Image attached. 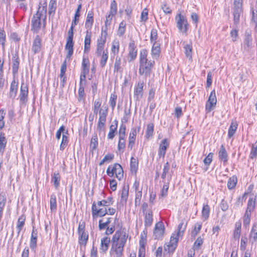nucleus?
<instances>
[{
	"instance_id": "f257e3e1",
	"label": "nucleus",
	"mask_w": 257,
	"mask_h": 257,
	"mask_svg": "<svg viewBox=\"0 0 257 257\" xmlns=\"http://www.w3.org/2000/svg\"><path fill=\"white\" fill-rule=\"evenodd\" d=\"M186 224L183 222L180 223L178 226V231L177 233L173 234L171 236L170 241L164 245V254H172L173 253L177 246L178 238L179 236L183 235V232L186 229Z\"/></svg>"
},
{
	"instance_id": "f03ea898",
	"label": "nucleus",
	"mask_w": 257,
	"mask_h": 257,
	"mask_svg": "<svg viewBox=\"0 0 257 257\" xmlns=\"http://www.w3.org/2000/svg\"><path fill=\"white\" fill-rule=\"evenodd\" d=\"M148 51L142 49L140 51L139 73L145 77L149 76L155 62L147 59Z\"/></svg>"
},
{
	"instance_id": "7ed1b4c3",
	"label": "nucleus",
	"mask_w": 257,
	"mask_h": 257,
	"mask_svg": "<svg viewBox=\"0 0 257 257\" xmlns=\"http://www.w3.org/2000/svg\"><path fill=\"white\" fill-rule=\"evenodd\" d=\"M111 198H108V200H103L98 201L97 203H93L92 206V214L93 218L98 216H103L107 213L106 207L111 204Z\"/></svg>"
},
{
	"instance_id": "20e7f679",
	"label": "nucleus",
	"mask_w": 257,
	"mask_h": 257,
	"mask_svg": "<svg viewBox=\"0 0 257 257\" xmlns=\"http://www.w3.org/2000/svg\"><path fill=\"white\" fill-rule=\"evenodd\" d=\"M126 239L127 236L123 230L120 229L116 231L114 236H113V243L116 242V248L115 251L116 257H120L121 255Z\"/></svg>"
},
{
	"instance_id": "39448f33",
	"label": "nucleus",
	"mask_w": 257,
	"mask_h": 257,
	"mask_svg": "<svg viewBox=\"0 0 257 257\" xmlns=\"http://www.w3.org/2000/svg\"><path fill=\"white\" fill-rule=\"evenodd\" d=\"M47 7L46 6H39L38 11L35 14L32 20V30L37 32L40 28L41 19L45 21L46 19Z\"/></svg>"
},
{
	"instance_id": "423d86ee",
	"label": "nucleus",
	"mask_w": 257,
	"mask_h": 257,
	"mask_svg": "<svg viewBox=\"0 0 257 257\" xmlns=\"http://www.w3.org/2000/svg\"><path fill=\"white\" fill-rule=\"evenodd\" d=\"M255 198L256 196H252L249 197L248 201L243 218V223L245 226H248L250 223L251 213L254 211L255 207Z\"/></svg>"
},
{
	"instance_id": "0eeeda50",
	"label": "nucleus",
	"mask_w": 257,
	"mask_h": 257,
	"mask_svg": "<svg viewBox=\"0 0 257 257\" xmlns=\"http://www.w3.org/2000/svg\"><path fill=\"white\" fill-rule=\"evenodd\" d=\"M242 0H234L233 14L234 24L235 25L239 23L240 16L242 13Z\"/></svg>"
},
{
	"instance_id": "6e6552de",
	"label": "nucleus",
	"mask_w": 257,
	"mask_h": 257,
	"mask_svg": "<svg viewBox=\"0 0 257 257\" xmlns=\"http://www.w3.org/2000/svg\"><path fill=\"white\" fill-rule=\"evenodd\" d=\"M176 20L177 21V27L179 31L186 33L188 29V24L186 18L179 14L177 15Z\"/></svg>"
},
{
	"instance_id": "1a4fd4ad",
	"label": "nucleus",
	"mask_w": 257,
	"mask_h": 257,
	"mask_svg": "<svg viewBox=\"0 0 257 257\" xmlns=\"http://www.w3.org/2000/svg\"><path fill=\"white\" fill-rule=\"evenodd\" d=\"M129 186L128 185H124L120 192V199L118 207L120 208L125 205L128 196Z\"/></svg>"
},
{
	"instance_id": "9d476101",
	"label": "nucleus",
	"mask_w": 257,
	"mask_h": 257,
	"mask_svg": "<svg viewBox=\"0 0 257 257\" xmlns=\"http://www.w3.org/2000/svg\"><path fill=\"white\" fill-rule=\"evenodd\" d=\"M162 182H170L172 179V172H170V164L168 162L165 164L163 171L161 174Z\"/></svg>"
},
{
	"instance_id": "9b49d317",
	"label": "nucleus",
	"mask_w": 257,
	"mask_h": 257,
	"mask_svg": "<svg viewBox=\"0 0 257 257\" xmlns=\"http://www.w3.org/2000/svg\"><path fill=\"white\" fill-rule=\"evenodd\" d=\"M217 99L214 90L211 92L208 100L206 104V110L208 112H210L212 107L216 105Z\"/></svg>"
},
{
	"instance_id": "f8f14e48",
	"label": "nucleus",
	"mask_w": 257,
	"mask_h": 257,
	"mask_svg": "<svg viewBox=\"0 0 257 257\" xmlns=\"http://www.w3.org/2000/svg\"><path fill=\"white\" fill-rule=\"evenodd\" d=\"M164 232V226L162 222H157L155 227L154 234L156 239L161 238Z\"/></svg>"
},
{
	"instance_id": "ddd939ff",
	"label": "nucleus",
	"mask_w": 257,
	"mask_h": 257,
	"mask_svg": "<svg viewBox=\"0 0 257 257\" xmlns=\"http://www.w3.org/2000/svg\"><path fill=\"white\" fill-rule=\"evenodd\" d=\"M169 146V143L167 139L163 140L159 145L158 155L161 158H164L167 149Z\"/></svg>"
},
{
	"instance_id": "4468645a",
	"label": "nucleus",
	"mask_w": 257,
	"mask_h": 257,
	"mask_svg": "<svg viewBox=\"0 0 257 257\" xmlns=\"http://www.w3.org/2000/svg\"><path fill=\"white\" fill-rule=\"evenodd\" d=\"M140 130V127H138V128L132 129L128 138V148L132 149L135 144L137 134L139 132Z\"/></svg>"
},
{
	"instance_id": "2eb2a0df",
	"label": "nucleus",
	"mask_w": 257,
	"mask_h": 257,
	"mask_svg": "<svg viewBox=\"0 0 257 257\" xmlns=\"http://www.w3.org/2000/svg\"><path fill=\"white\" fill-rule=\"evenodd\" d=\"M128 51V57L130 58V61L134 60L136 58L137 55V49H136L134 41H131L129 43Z\"/></svg>"
},
{
	"instance_id": "dca6fc26",
	"label": "nucleus",
	"mask_w": 257,
	"mask_h": 257,
	"mask_svg": "<svg viewBox=\"0 0 257 257\" xmlns=\"http://www.w3.org/2000/svg\"><path fill=\"white\" fill-rule=\"evenodd\" d=\"M28 94V87L26 84L22 82L21 84V92L19 96L21 102H25L27 101Z\"/></svg>"
},
{
	"instance_id": "f3484780",
	"label": "nucleus",
	"mask_w": 257,
	"mask_h": 257,
	"mask_svg": "<svg viewBox=\"0 0 257 257\" xmlns=\"http://www.w3.org/2000/svg\"><path fill=\"white\" fill-rule=\"evenodd\" d=\"M41 40L40 38V37L37 35L33 42L32 47V50L34 52V54H36L37 53H39L41 49Z\"/></svg>"
},
{
	"instance_id": "a211bd4d",
	"label": "nucleus",
	"mask_w": 257,
	"mask_h": 257,
	"mask_svg": "<svg viewBox=\"0 0 257 257\" xmlns=\"http://www.w3.org/2000/svg\"><path fill=\"white\" fill-rule=\"evenodd\" d=\"M115 175L116 178L120 180L123 177V171L122 167L118 164H113V175Z\"/></svg>"
},
{
	"instance_id": "6ab92c4d",
	"label": "nucleus",
	"mask_w": 257,
	"mask_h": 257,
	"mask_svg": "<svg viewBox=\"0 0 257 257\" xmlns=\"http://www.w3.org/2000/svg\"><path fill=\"white\" fill-rule=\"evenodd\" d=\"M249 241L252 244L255 243L257 240V222L253 224L252 228L249 233Z\"/></svg>"
},
{
	"instance_id": "aec40b11",
	"label": "nucleus",
	"mask_w": 257,
	"mask_h": 257,
	"mask_svg": "<svg viewBox=\"0 0 257 257\" xmlns=\"http://www.w3.org/2000/svg\"><path fill=\"white\" fill-rule=\"evenodd\" d=\"M104 107L106 109V115L107 113V107L103 105H101V102L99 100H95L94 102V106L93 108V113L96 115L98 113L100 115V110Z\"/></svg>"
},
{
	"instance_id": "412c9836",
	"label": "nucleus",
	"mask_w": 257,
	"mask_h": 257,
	"mask_svg": "<svg viewBox=\"0 0 257 257\" xmlns=\"http://www.w3.org/2000/svg\"><path fill=\"white\" fill-rule=\"evenodd\" d=\"M161 53V48L160 43H155L153 44L151 50V55L154 59H157L160 56Z\"/></svg>"
},
{
	"instance_id": "4be33fe9",
	"label": "nucleus",
	"mask_w": 257,
	"mask_h": 257,
	"mask_svg": "<svg viewBox=\"0 0 257 257\" xmlns=\"http://www.w3.org/2000/svg\"><path fill=\"white\" fill-rule=\"evenodd\" d=\"M73 39H67V43L65 49L67 51L66 59H69L73 52Z\"/></svg>"
},
{
	"instance_id": "5701e85b",
	"label": "nucleus",
	"mask_w": 257,
	"mask_h": 257,
	"mask_svg": "<svg viewBox=\"0 0 257 257\" xmlns=\"http://www.w3.org/2000/svg\"><path fill=\"white\" fill-rule=\"evenodd\" d=\"M218 157L219 160L223 161L224 163H226L228 160V155L223 145H221L220 147L218 152Z\"/></svg>"
},
{
	"instance_id": "b1692460",
	"label": "nucleus",
	"mask_w": 257,
	"mask_h": 257,
	"mask_svg": "<svg viewBox=\"0 0 257 257\" xmlns=\"http://www.w3.org/2000/svg\"><path fill=\"white\" fill-rule=\"evenodd\" d=\"M106 109L103 107L100 110V116L99 118V122L98 124V128L101 129L104 125V122L106 120Z\"/></svg>"
},
{
	"instance_id": "393cba45",
	"label": "nucleus",
	"mask_w": 257,
	"mask_h": 257,
	"mask_svg": "<svg viewBox=\"0 0 257 257\" xmlns=\"http://www.w3.org/2000/svg\"><path fill=\"white\" fill-rule=\"evenodd\" d=\"M145 225L146 227H150L153 223V212L151 210H149L145 214Z\"/></svg>"
},
{
	"instance_id": "a878e982",
	"label": "nucleus",
	"mask_w": 257,
	"mask_h": 257,
	"mask_svg": "<svg viewBox=\"0 0 257 257\" xmlns=\"http://www.w3.org/2000/svg\"><path fill=\"white\" fill-rule=\"evenodd\" d=\"M144 83L143 82H139L137 87L135 90V95L137 99H140L143 96Z\"/></svg>"
},
{
	"instance_id": "bb28decb",
	"label": "nucleus",
	"mask_w": 257,
	"mask_h": 257,
	"mask_svg": "<svg viewBox=\"0 0 257 257\" xmlns=\"http://www.w3.org/2000/svg\"><path fill=\"white\" fill-rule=\"evenodd\" d=\"M90 43H91V32H89L88 31H87L86 33V36H85V41H84V53H87L89 51V50L90 49Z\"/></svg>"
},
{
	"instance_id": "cd10ccee",
	"label": "nucleus",
	"mask_w": 257,
	"mask_h": 257,
	"mask_svg": "<svg viewBox=\"0 0 257 257\" xmlns=\"http://www.w3.org/2000/svg\"><path fill=\"white\" fill-rule=\"evenodd\" d=\"M18 89V83L16 82L15 80H14L11 85V88L10 91V97L13 99H14L16 95Z\"/></svg>"
},
{
	"instance_id": "c85d7f7f",
	"label": "nucleus",
	"mask_w": 257,
	"mask_h": 257,
	"mask_svg": "<svg viewBox=\"0 0 257 257\" xmlns=\"http://www.w3.org/2000/svg\"><path fill=\"white\" fill-rule=\"evenodd\" d=\"M237 125L238 124L236 121H232L228 132V136L229 138L232 137L235 134L237 128Z\"/></svg>"
},
{
	"instance_id": "c756f323",
	"label": "nucleus",
	"mask_w": 257,
	"mask_h": 257,
	"mask_svg": "<svg viewBox=\"0 0 257 257\" xmlns=\"http://www.w3.org/2000/svg\"><path fill=\"white\" fill-rule=\"evenodd\" d=\"M7 144V140L5 135L2 132H0V153L3 154Z\"/></svg>"
},
{
	"instance_id": "7c9ffc66",
	"label": "nucleus",
	"mask_w": 257,
	"mask_h": 257,
	"mask_svg": "<svg viewBox=\"0 0 257 257\" xmlns=\"http://www.w3.org/2000/svg\"><path fill=\"white\" fill-rule=\"evenodd\" d=\"M25 220L26 217L23 215L20 216L18 219L17 225V228L18 229V235H19V234H20V231L22 229L25 224Z\"/></svg>"
},
{
	"instance_id": "2f4dec72",
	"label": "nucleus",
	"mask_w": 257,
	"mask_h": 257,
	"mask_svg": "<svg viewBox=\"0 0 257 257\" xmlns=\"http://www.w3.org/2000/svg\"><path fill=\"white\" fill-rule=\"evenodd\" d=\"M78 234L80 244L86 245L88 238V234L85 232L78 233Z\"/></svg>"
},
{
	"instance_id": "473e14b6",
	"label": "nucleus",
	"mask_w": 257,
	"mask_h": 257,
	"mask_svg": "<svg viewBox=\"0 0 257 257\" xmlns=\"http://www.w3.org/2000/svg\"><path fill=\"white\" fill-rule=\"evenodd\" d=\"M93 23V14L92 11L88 12L85 22L86 27L91 28Z\"/></svg>"
},
{
	"instance_id": "72a5a7b5",
	"label": "nucleus",
	"mask_w": 257,
	"mask_h": 257,
	"mask_svg": "<svg viewBox=\"0 0 257 257\" xmlns=\"http://www.w3.org/2000/svg\"><path fill=\"white\" fill-rule=\"evenodd\" d=\"M210 207L208 205H203L202 210V218L203 220H207L209 215Z\"/></svg>"
},
{
	"instance_id": "f704fd0d",
	"label": "nucleus",
	"mask_w": 257,
	"mask_h": 257,
	"mask_svg": "<svg viewBox=\"0 0 257 257\" xmlns=\"http://www.w3.org/2000/svg\"><path fill=\"white\" fill-rule=\"evenodd\" d=\"M110 242V237H104L102 240L101 242V249H102L104 251H105L107 250L109 244Z\"/></svg>"
},
{
	"instance_id": "c9c22d12",
	"label": "nucleus",
	"mask_w": 257,
	"mask_h": 257,
	"mask_svg": "<svg viewBox=\"0 0 257 257\" xmlns=\"http://www.w3.org/2000/svg\"><path fill=\"white\" fill-rule=\"evenodd\" d=\"M186 56L189 59H192V47L191 44H186L184 47Z\"/></svg>"
},
{
	"instance_id": "e433bc0d",
	"label": "nucleus",
	"mask_w": 257,
	"mask_h": 257,
	"mask_svg": "<svg viewBox=\"0 0 257 257\" xmlns=\"http://www.w3.org/2000/svg\"><path fill=\"white\" fill-rule=\"evenodd\" d=\"M154 132V124L150 123L148 124L146 131V138L148 139L152 137Z\"/></svg>"
},
{
	"instance_id": "4c0bfd02",
	"label": "nucleus",
	"mask_w": 257,
	"mask_h": 257,
	"mask_svg": "<svg viewBox=\"0 0 257 257\" xmlns=\"http://www.w3.org/2000/svg\"><path fill=\"white\" fill-rule=\"evenodd\" d=\"M60 180V175L59 173H54L52 178V182L54 183V185L56 188H57L59 186V182Z\"/></svg>"
},
{
	"instance_id": "58836bf2",
	"label": "nucleus",
	"mask_w": 257,
	"mask_h": 257,
	"mask_svg": "<svg viewBox=\"0 0 257 257\" xmlns=\"http://www.w3.org/2000/svg\"><path fill=\"white\" fill-rule=\"evenodd\" d=\"M12 62H13V73L15 75L17 73L18 69H19V62L18 61V58L14 57L12 59Z\"/></svg>"
},
{
	"instance_id": "ea45409f",
	"label": "nucleus",
	"mask_w": 257,
	"mask_h": 257,
	"mask_svg": "<svg viewBox=\"0 0 257 257\" xmlns=\"http://www.w3.org/2000/svg\"><path fill=\"white\" fill-rule=\"evenodd\" d=\"M104 43L105 40L104 39H102V38H100V39L98 40L97 48L96 51V53L98 55H100L102 51H103Z\"/></svg>"
},
{
	"instance_id": "a19ab883",
	"label": "nucleus",
	"mask_w": 257,
	"mask_h": 257,
	"mask_svg": "<svg viewBox=\"0 0 257 257\" xmlns=\"http://www.w3.org/2000/svg\"><path fill=\"white\" fill-rule=\"evenodd\" d=\"M164 184L161 192V196L165 197L168 194L170 182H162Z\"/></svg>"
},
{
	"instance_id": "79ce46f5",
	"label": "nucleus",
	"mask_w": 257,
	"mask_h": 257,
	"mask_svg": "<svg viewBox=\"0 0 257 257\" xmlns=\"http://www.w3.org/2000/svg\"><path fill=\"white\" fill-rule=\"evenodd\" d=\"M98 142L96 134H94L91 139L90 148L92 151L95 150L97 147Z\"/></svg>"
},
{
	"instance_id": "37998d69",
	"label": "nucleus",
	"mask_w": 257,
	"mask_h": 257,
	"mask_svg": "<svg viewBox=\"0 0 257 257\" xmlns=\"http://www.w3.org/2000/svg\"><path fill=\"white\" fill-rule=\"evenodd\" d=\"M50 209L52 211H54L56 210L57 203H56V197L54 194H52L50 198Z\"/></svg>"
},
{
	"instance_id": "c03bdc74",
	"label": "nucleus",
	"mask_w": 257,
	"mask_h": 257,
	"mask_svg": "<svg viewBox=\"0 0 257 257\" xmlns=\"http://www.w3.org/2000/svg\"><path fill=\"white\" fill-rule=\"evenodd\" d=\"M158 39L157 30L155 29H153L151 33L150 41L152 43H159L157 41Z\"/></svg>"
},
{
	"instance_id": "a18cd8bd",
	"label": "nucleus",
	"mask_w": 257,
	"mask_h": 257,
	"mask_svg": "<svg viewBox=\"0 0 257 257\" xmlns=\"http://www.w3.org/2000/svg\"><path fill=\"white\" fill-rule=\"evenodd\" d=\"M126 24L124 21L121 22L119 25L118 29L117 31V35L121 36L125 32Z\"/></svg>"
},
{
	"instance_id": "49530a36",
	"label": "nucleus",
	"mask_w": 257,
	"mask_h": 257,
	"mask_svg": "<svg viewBox=\"0 0 257 257\" xmlns=\"http://www.w3.org/2000/svg\"><path fill=\"white\" fill-rule=\"evenodd\" d=\"M201 227L202 224L201 223L197 222L195 224L194 228L191 232V236L193 237H195L200 232Z\"/></svg>"
},
{
	"instance_id": "de8ad7c7",
	"label": "nucleus",
	"mask_w": 257,
	"mask_h": 257,
	"mask_svg": "<svg viewBox=\"0 0 257 257\" xmlns=\"http://www.w3.org/2000/svg\"><path fill=\"white\" fill-rule=\"evenodd\" d=\"M114 71L119 72H121L122 71V67L121 66V59L120 57H117L116 58L114 64Z\"/></svg>"
},
{
	"instance_id": "09e8293b",
	"label": "nucleus",
	"mask_w": 257,
	"mask_h": 257,
	"mask_svg": "<svg viewBox=\"0 0 257 257\" xmlns=\"http://www.w3.org/2000/svg\"><path fill=\"white\" fill-rule=\"evenodd\" d=\"M89 62L88 59L83 58L82 62V71L84 73H88L89 72Z\"/></svg>"
},
{
	"instance_id": "8fccbe9b",
	"label": "nucleus",
	"mask_w": 257,
	"mask_h": 257,
	"mask_svg": "<svg viewBox=\"0 0 257 257\" xmlns=\"http://www.w3.org/2000/svg\"><path fill=\"white\" fill-rule=\"evenodd\" d=\"M112 10V3H111L110 5V14L107 16H106V21L105 22V27H104V28H105L106 29H108V27H110V25H111V20H112V17L111 16V13L112 12V11H111Z\"/></svg>"
},
{
	"instance_id": "3c124183",
	"label": "nucleus",
	"mask_w": 257,
	"mask_h": 257,
	"mask_svg": "<svg viewBox=\"0 0 257 257\" xmlns=\"http://www.w3.org/2000/svg\"><path fill=\"white\" fill-rule=\"evenodd\" d=\"M237 182L236 178L234 177H232L231 178H230L228 181L227 182V187L229 189H232L236 185Z\"/></svg>"
},
{
	"instance_id": "603ef678",
	"label": "nucleus",
	"mask_w": 257,
	"mask_h": 257,
	"mask_svg": "<svg viewBox=\"0 0 257 257\" xmlns=\"http://www.w3.org/2000/svg\"><path fill=\"white\" fill-rule=\"evenodd\" d=\"M257 156V141L252 144L250 154V158L253 159Z\"/></svg>"
},
{
	"instance_id": "864d4df0",
	"label": "nucleus",
	"mask_w": 257,
	"mask_h": 257,
	"mask_svg": "<svg viewBox=\"0 0 257 257\" xmlns=\"http://www.w3.org/2000/svg\"><path fill=\"white\" fill-rule=\"evenodd\" d=\"M138 166V163L136 159L132 157L131 160V169L132 172H136Z\"/></svg>"
},
{
	"instance_id": "5fc2aeb1",
	"label": "nucleus",
	"mask_w": 257,
	"mask_h": 257,
	"mask_svg": "<svg viewBox=\"0 0 257 257\" xmlns=\"http://www.w3.org/2000/svg\"><path fill=\"white\" fill-rule=\"evenodd\" d=\"M6 41V34L4 29H0V44L2 45L3 48L5 47Z\"/></svg>"
},
{
	"instance_id": "6e6d98bb",
	"label": "nucleus",
	"mask_w": 257,
	"mask_h": 257,
	"mask_svg": "<svg viewBox=\"0 0 257 257\" xmlns=\"http://www.w3.org/2000/svg\"><path fill=\"white\" fill-rule=\"evenodd\" d=\"M125 146L124 138H119L118 144V149L119 151L123 152Z\"/></svg>"
},
{
	"instance_id": "4d7b16f0",
	"label": "nucleus",
	"mask_w": 257,
	"mask_h": 257,
	"mask_svg": "<svg viewBox=\"0 0 257 257\" xmlns=\"http://www.w3.org/2000/svg\"><path fill=\"white\" fill-rule=\"evenodd\" d=\"M107 58H108L107 52H105V51H103L102 55L101 56V59L100 62V65L101 66V67H103L105 65L107 60Z\"/></svg>"
},
{
	"instance_id": "13d9d810",
	"label": "nucleus",
	"mask_w": 257,
	"mask_h": 257,
	"mask_svg": "<svg viewBox=\"0 0 257 257\" xmlns=\"http://www.w3.org/2000/svg\"><path fill=\"white\" fill-rule=\"evenodd\" d=\"M112 159V156L110 154L106 155L102 161L99 163V165L101 166L105 163L110 162Z\"/></svg>"
},
{
	"instance_id": "bf43d9fd",
	"label": "nucleus",
	"mask_w": 257,
	"mask_h": 257,
	"mask_svg": "<svg viewBox=\"0 0 257 257\" xmlns=\"http://www.w3.org/2000/svg\"><path fill=\"white\" fill-rule=\"evenodd\" d=\"M213 153H210L204 159L203 162L206 165H209L212 161Z\"/></svg>"
},
{
	"instance_id": "052dcab7",
	"label": "nucleus",
	"mask_w": 257,
	"mask_h": 257,
	"mask_svg": "<svg viewBox=\"0 0 257 257\" xmlns=\"http://www.w3.org/2000/svg\"><path fill=\"white\" fill-rule=\"evenodd\" d=\"M142 190L138 191L136 193V198H135V205L136 206L139 205L142 198Z\"/></svg>"
},
{
	"instance_id": "680f3d73",
	"label": "nucleus",
	"mask_w": 257,
	"mask_h": 257,
	"mask_svg": "<svg viewBox=\"0 0 257 257\" xmlns=\"http://www.w3.org/2000/svg\"><path fill=\"white\" fill-rule=\"evenodd\" d=\"M66 59H67L66 58V59L64 61V62L61 67V72H60V77H62L63 76H64V75H65V72L66 70V68H67Z\"/></svg>"
},
{
	"instance_id": "e2e57ef3",
	"label": "nucleus",
	"mask_w": 257,
	"mask_h": 257,
	"mask_svg": "<svg viewBox=\"0 0 257 257\" xmlns=\"http://www.w3.org/2000/svg\"><path fill=\"white\" fill-rule=\"evenodd\" d=\"M246 242H247V238L246 237H242L240 240V249L242 251L245 250L246 247Z\"/></svg>"
},
{
	"instance_id": "0e129e2a",
	"label": "nucleus",
	"mask_w": 257,
	"mask_h": 257,
	"mask_svg": "<svg viewBox=\"0 0 257 257\" xmlns=\"http://www.w3.org/2000/svg\"><path fill=\"white\" fill-rule=\"evenodd\" d=\"M6 202V197L3 193L0 194V208H4Z\"/></svg>"
},
{
	"instance_id": "69168bd1",
	"label": "nucleus",
	"mask_w": 257,
	"mask_h": 257,
	"mask_svg": "<svg viewBox=\"0 0 257 257\" xmlns=\"http://www.w3.org/2000/svg\"><path fill=\"white\" fill-rule=\"evenodd\" d=\"M148 10L147 9H144L141 14V19L142 21L146 22L148 20Z\"/></svg>"
},
{
	"instance_id": "338daca9",
	"label": "nucleus",
	"mask_w": 257,
	"mask_h": 257,
	"mask_svg": "<svg viewBox=\"0 0 257 257\" xmlns=\"http://www.w3.org/2000/svg\"><path fill=\"white\" fill-rule=\"evenodd\" d=\"M125 131V125L121 124L119 130V138H124Z\"/></svg>"
},
{
	"instance_id": "774afa93",
	"label": "nucleus",
	"mask_w": 257,
	"mask_h": 257,
	"mask_svg": "<svg viewBox=\"0 0 257 257\" xmlns=\"http://www.w3.org/2000/svg\"><path fill=\"white\" fill-rule=\"evenodd\" d=\"M161 8L163 10V12L166 14H171V10L170 9V8H169V7H168L166 3H164L161 6Z\"/></svg>"
}]
</instances>
